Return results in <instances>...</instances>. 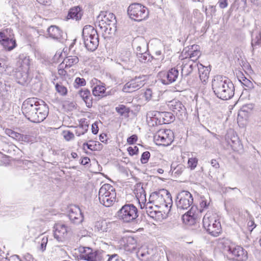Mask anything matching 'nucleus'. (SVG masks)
<instances>
[{"instance_id": "f257e3e1", "label": "nucleus", "mask_w": 261, "mask_h": 261, "mask_svg": "<svg viewBox=\"0 0 261 261\" xmlns=\"http://www.w3.org/2000/svg\"><path fill=\"white\" fill-rule=\"evenodd\" d=\"M22 111L25 117L34 123L43 121L48 114V108L43 101L36 98L26 99L22 103Z\"/></svg>"}, {"instance_id": "f03ea898", "label": "nucleus", "mask_w": 261, "mask_h": 261, "mask_svg": "<svg viewBox=\"0 0 261 261\" xmlns=\"http://www.w3.org/2000/svg\"><path fill=\"white\" fill-rule=\"evenodd\" d=\"M212 86L215 94L223 100L231 98L234 94V86L232 82L225 76L216 75L212 82Z\"/></svg>"}, {"instance_id": "7ed1b4c3", "label": "nucleus", "mask_w": 261, "mask_h": 261, "mask_svg": "<svg viewBox=\"0 0 261 261\" xmlns=\"http://www.w3.org/2000/svg\"><path fill=\"white\" fill-rule=\"evenodd\" d=\"M82 37L85 47L89 51H95L99 45V36L93 27L85 25L82 32Z\"/></svg>"}, {"instance_id": "20e7f679", "label": "nucleus", "mask_w": 261, "mask_h": 261, "mask_svg": "<svg viewBox=\"0 0 261 261\" xmlns=\"http://www.w3.org/2000/svg\"><path fill=\"white\" fill-rule=\"evenodd\" d=\"M149 202L153 203L156 206H164L169 208V211L172 205V199L170 193L165 189L152 193L149 197Z\"/></svg>"}, {"instance_id": "39448f33", "label": "nucleus", "mask_w": 261, "mask_h": 261, "mask_svg": "<svg viewBox=\"0 0 261 261\" xmlns=\"http://www.w3.org/2000/svg\"><path fill=\"white\" fill-rule=\"evenodd\" d=\"M119 220L124 223H138V211L133 204H125L118 211Z\"/></svg>"}, {"instance_id": "423d86ee", "label": "nucleus", "mask_w": 261, "mask_h": 261, "mask_svg": "<svg viewBox=\"0 0 261 261\" xmlns=\"http://www.w3.org/2000/svg\"><path fill=\"white\" fill-rule=\"evenodd\" d=\"M115 188L110 184H104L99 189L98 198L101 204L106 207L112 205L116 200Z\"/></svg>"}, {"instance_id": "0eeeda50", "label": "nucleus", "mask_w": 261, "mask_h": 261, "mask_svg": "<svg viewBox=\"0 0 261 261\" xmlns=\"http://www.w3.org/2000/svg\"><path fill=\"white\" fill-rule=\"evenodd\" d=\"M127 14L130 19L140 21L148 17L149 12L147 8L141 4L133 3L128 7Z\"/></svg>"}, {"instance_id": "6e6552de", "label": "nucleus", "mask_w": 261, "mask_h": 261, "mask_svg": "<svg viewBox=\"0 0 261 261\" xmlns=\"http://www.w3.org/2000/svg\"><path fill=\"white\" fill-rule=\"evenodd\" d=\"M203 226L206 231L211 236L217 237L221 231L220 222L210 214H206L203 218Z\"/></svg>"}, {"instance_id": "1a4fd4ad", "label": "nucleus", "mask_w": 261, "mask_h": 261, "mask_svg": "<svg viewBox=\"0 0 261 261\" xmlns=\"http://www.w3.org/2000/svg\"><path fill=\"white\" fill-rule=\"evenodd\" d=\"M147 116L150 117L152 121H155L156 125L169 123L174 120L173 114L167 112L150 111Z\"/></svg>"}, {"instance_id": "9d476101", "label": "nucleus", "mask_w": 261, "mask_h": 261, "mask_svg": "<svg viewBox=\"0 0 261 261\" xmlns=\"http://www.w3.org/2000/svg\"><path fill=\"white\" fill-rule=\"evenodd\" d=\"M176 204L178 210H187L193 202L192 194L187 191H182L176 196Z\"/></svg>"}, {"instance_id": "9b49d317", "label": "nucleus", "mask_w": 261, "mask_h": 261, "mask_svg": "<svg viewBox=\"0 0 261 261\" xmlns=\"http://www.w3.org/2000/svg\"><path fill=\"white\" fill-rule=\"evenodd\" d=\"M157 144L164 146L170 145L173 140V133L170 129L159 130L154 136Z\"/></svg>"}, {"instance_id": "f8f14e48", "label": "nucleus", "mask_w": 261, "mask_h": 261, "mask_svg": "<svg viewBox=\"0 0 261 261\" xmlns=\"http://www.w3.org/2000/svg\"><path fill=\"white\" fill-rule=\"evenodd\" d=\"M66 216L71 222L74 224H79L83 220L80 208L75 205H70L66 207Z\"/></svg>"}, {"instance_id": "ddd939ff", "label": "nucleus", "mask_w": 261, "mask_h": 261, "mask_svg": "<svg viewBox=\"0 0 261 261\" xmlns=\"http://www.w3.org/2000/svg\"><path fill=\"white\" fill-rule=\"evenodd\" d=\"M145 80V75L136 76L124 85L122 91L124 92L130 93L134 91L135 89H139L144 85Z\"/></svg>"}, {"instance_id": "4468645a", "label": "nucleus", "mask_w": 261, "mask_h": 261, "mask_svg": "<svg viewBox=\"0 0 261 261\" xmlns=\"http://www.w3.org/2000/svg\"><path fill=\"white\" fill-rule=\"evenodd\" d=\"M228 251L233 256L236 261H246L248 258L247 251L240 246H229Z\"/></svg>"}, {"instance_id": "2eb2a0df", "label": "nucleus", "mask_w": 261, "mask_h": 261, "mask_svg": "<svg viewBox=\"0 0 261 261\" xmlns=\"http://www.w3.org/2000/svg\"><path fill=\"white\" fill-rule=\"evenodd\" d=\"M76 40V39H73L69 45V51L66 54V67L74 66L79 62L77 54L73 48Z\"/></svg>"}, {"instance_id": "dca6fc26", "label": "nucleus", "mask_w": 261, "mask_h": 261, "mask_svg": "<svg viewBox=\"0 0 261 261\" xmlns=\"http://www.w3.org/2000/svg\"><path fill=\"white\" fill-rule=\"evenodd\" d=\"M98 19L102 24H105L109 26L111 30L113 27L116 28L117 21L115 15L109 12H101L98 16Z\"/></svg>"}, {"instance_id": "f3484780", "label": "nucleus", "mask_w": 261, "mask_h": 261, "mask_svg": "<svg viewBox=\"0 0 261 261\" xmlns=\"http://www.w3.org/2000/svg\"><path fill=\"white\" fill-rule=\"evenodd\" d=\"M179 75L178 70L175 67L164 73L162 78V83L164 85H168L176 81Z\"/></svg>"}, {"instance_id": "a211bd4d", "label": "nucleus", "mask_w": 261, "mask_h": 261, "mask_svg": "<svg viewBox=\"0 0 261 261\" xmlns=\"http://www.w3.org/2000/svg\"><path fill=\"white\" fill-rule=\"evenodd\" d=\"M198 64L193 61L185 60L181 68V75L187 76L192 73L194 69L197 68Z\"/></svg>"}, {"instance_id": "6ab92c4d", "label": "nucleus", "mask_w": 261, "mask_h": 261, "mask_svg": "<svg viewBox=\"0 0 261 261\" xmlns=\"http://www.w3.org/2000/svg\"><path fill=\"white\" fill-rule=\"evenodd\" d=\"M83 15L82 9L80 6H75L69 9L66 16V21L71 19L79 21Z\"/></svg>"}, {"instance_id": "aec40b11", "label": "nucleus", "mask_w": 261, "mask_h": 261, "mask_svg": "<svg viewBox=\"0 0 261 261\" xmlns=\"http://www.w3.org/2000/svg\"><path fill=\"white\" fill-rule=\"evenodd\" d=\"M168 106L170 109L176 115L181 116L185 113L186 108L182 103L179 100H173L169 102Z\"/></svg>"}, {"instance_id": "412c9836", "label": "nucleus", "mask_w": 261, "mask_h": 261, "mask_svg": "<svg viewBox=\"0 0 261 261\" xmlns=\"http://www.w3.org/2000/svg\"><path fill=\"white\" fill-rule=\"evenodd\" d=\"M193 209V207L192 206L188 212L182 216V221L187 225H192L196 223L197 214L192 211Z\"/></svg>"}, {"instance_id": "4be33fe9", "label": "nucleus", "mask_w": 261, "mask_h": 261, "mask_svg": "<svg viewBox=\"0 0 261 261\" xmlns=\"http://www.w3.org/2000/svg\"><path fill=\"white\" fill-rule=\"evenodd\" d=\"M80 96L85 102L86 106L88 108L92 106V97L90 90L84 88L80 90L78 92Z\"/></svg>"}, {"instance_id": "5701e85b", "label": "nucleus", "mask_w": 261, "mask_h": 261, "mask_svg": "<svg viewBox=\"0 0 261 261\" xmlns=\"http://www.w3.org/2000/svg\"><path fill=\"white\" fill-rule=\"evenodd\" d=\"M54 237L59 242H63L65 239V226L64 224H57L54 227Z\"/></svg>"}, {"instance_id": "b1692460", "label": "nucleus", "mask_w": 261, "mask_h": 261, "mask_svg": "<svg viewBox=\"0 0 261 261\" xmlns=\"http://www.w3.org/2000/svg\"><path fill=\"white\" fill-rule=\"evenodd\" d=\"M111 223L105 220H100L94 223V231L99 232H107L111 229Z\"/></svg>"}, {"instance_id": "393cba45", "label": "nucleus", "mask_w": 261, "mask_h": 261, "mask_svg": "<svg viewBox=\"0 0 261 261\" xmlns=\"http://www.w3.org/2000/svg\"><path fill=\"white\" fill-rule=\"evenodd\" d=\"M121 61L127 68H130L134 65L133 57L129 51H124L122 53L119 57Z\"/></svg>"}, {"instance_id": "a878e982", "label": "nucleus", "mask_w": 261, "mask_h": 261, "mask_svg": "<svg viewBox=\"0 0 261 261\" xmlns=\"http://www.w3.org/2000/svg\"><path fill=\"white\" fill-rule=\"evenodd\" d=\"M198 47L199 46L197 45L192 46L191 50L189 49L188 52L189 58H188L186 57L185 60L196 62V61L201 55L200 50L198 49Z\"/></svg>"}, {"instance_id": "bb28decb", "label": "nucleus", "mask_w": 261, "mask_h": 261, "mask_svg": "<svg viewBox=\"0 0 261 261\" xmlns=\"http://www.w3.org/2000/svg\"><path fill=\"white\" fill-rule=\"evenodd\" d=\"M197 68L200 80L203 84L206 83L209 77L210 70L207 67L204 66L201 64L198 65Z\"/></svg>"}, {"instance_id": "cd10ccee", "label": "nucleus", "mask_w": 261, "mask_h": 261, "mask_svg": "<svg viewBox=\"0 0 261 261\" xmlns=\"http://www.w3.org/2000/svg\"><path fill=\"white\" fill-rule=\"evenodd\" d=\"M251 46L252 51L261 47V32L254 33L252 35Z\"/></svg>"}, {"instance_id": "c85d7f7f", "label": "nucleus", "mask_w": 261, "mask_h": 261, "mask_svg": "<svg viewBox=\"0 0 261 261\" xmlns=\"http://www.w3.org/2000/svg\"><path fill=\"white\" fill-rule=\"evenodd\" d=\"M49 36L53 39H58L61 37V31L55 25H51L47 29Z\"/></svg>"}, {"instance_id": "c756f323", "label": "nucleus", "mask_w": 261, "mask_h": 261, "mask_svg": "<svg viewBox=\"0 0 261 261\" xmlns=\"http://www.w3.org/2000/svg\"><path fill=\"white\" fill-rule=\"evenodd\" d=\"M86 257L85 260L87 261H101L102 259L101 251L98 250L93 251L92 249L91 251H90V253Z\"/></svg>"}, {"instance_id": "7c9ffc66", "label": "nucleus", "mask_w": 261, "mask_h": 261, "mask_svg": "<svg viewBox=\"0 0 261 261\" xmlns=\"http://www.w3.org/2000/svg\"><path fill=\"white\" fill-rule=\"evenodd\" d=\"M115 111L120 116L126 118L129 117L130 110L129 108L124 105H119L115 108Z\"/></svg>"}, {"instance_id": "2f4dec72", "label": "nucleus", "mask_w": 261, "mask_h": 261, "mask_svg": "<svg viewBox=\"0 0 261 261\" xmlns=\"http://www.w3.org/2000/svg\"><path fill=\"white\" fill-rule=\"evenodd\" d=\"M106 88L104 85H96L92 89L93 95L98 97L99 99L104 97L106 92Z\"/></svg>"}, {"instance_id": "473e14b6", "label": "nucleus", "mask_w": 261, "mask_h": 261, "mask_svg": "<svg viewBox=\"0 0 261 261\" xmlns=\"http://www.w3.org/2000/svg\"><path fill=\"white\" fill-rule=\"evenodd\" d=\"M30 62L28 57L20 56L18 63L23 71H28L29 70Z\"/></svg>"}, {"instance_id": "72a5a7b5", "label": "nucleus", "mask_w": 261, "mask_h": 261, "mask_svg": "<svg viewBox=\"0 0 261 261\" xmlns=\"http://www.w3.org/2000/svg\"><path fill=\"white\" fill-rule=\"evenodd\" d=\"M89 128V123L88 121L87 120L86 118L81 119L80 120V125L79 129L81 130V132L77 134V136H80L81 135H84L85 134Z\"/></svg>"}, {"instance_id": "f704fd0d", "label": "nucleus", "mask_w": 261, "mask_h": 261, "mask_svg": "<svg viewBox=\"0 0 261 261\" xmlns=\"http://www.w3.org/2000/svg\"><path fill=\"white\" fill-rule=\"evenodd\" d=\"M185 169V166L182 164H178L176 166L174 165V164L171 165V171L176 176L181 175Z\"/></svg>"}, {"instance_id": "c9c22d12", "label": "nucleus", "mask_w": 261, "mask_h": 261, "mask_svg": "<svg viewBox=\"0 0 261 261\" xmlns=\"http://www.w3.org/2000/svg\"><path fill=\"white\" fill-rule=\"evenodd\" d=\"M5 49L11 50L16 46V42L12 38H7L2 44Z\"/></svg>"}, {"instance_id": "e433bc0d", "label": "nucleus", "mask_w": 261, "mask_h": 261, "mask_svg": "<svg viewBox=\"0 0 261 261\" xmlns=\"http://www.w3.org/2000/svg\"><path fill=\"white\" fill-rule=\"evenodd\" d=\"M137 56L140 62L144 63L151 61L152 58V57L147 52V50L142 53H138Z\"/></svg>"}, {"instance_id": "4c0bfd02", "label": "nucleus", "mask_w": 261, "mask_h": 261, "mask_svg": "<svg viewBox=\"0 0 261 261\" xmlns=\"http://www.w3.org/2000/svg\"><path fill=\"white\" fill-rule=\"evenodd\" d=\"M139 44L136 47V54L138 53H142L147 50V43L143 38H140L139 40Z\"/></svg>"}, {"instance_id": "58836bf2", "label": "nucleus", "mask_w": 261, "mask_h": 261, "mask_svg": "<svg viewBox=\"0 0 261 261\" xmlns=\"http://www.w3.org/2000/svg\"><path fill=\"white\" fill-rule=\"evenodd\" d=\"M6 135L11 137L13 139L16 141L20 142V137H21V134L13 131V130L7 128L5 131Z\"/></svg>"}, {"instance_id": "ea45409f", "label": "nucleus", "mask_w": 261, "mask_h": 261, "mask_svg": "<svg viewBox=\"0 0 261 261\" xmlns=\"http://www.w3.org/2000/svg\"><path fill=\"white\" fill-rule=\"evenodd\" d=\"M89 142L91 143H84L83 144L84 147L86 146L88 149L91 150H96L100 149L99 146L101 144L98 142L90 140Z\"/></svg>"}, {"instance_id": "a19ab883", "label": "nucleus", "mask_w": 261, "mask_h": 261, "mask_svg": "<svg viewBox=\"0 0 261 261\" xmlns=\"http://www.w3.org/2000/svg\"><path fill=\"white\" fill-rule=\"evenodd\" d=\"M79 251L80 254L79 255L81 259L85 260L87 258V256L90 253V251H91V248L89 247H80Z\"/></svg>"}, {"instance_id": "79ce46f5", "label": "nucleus", "mask_w": 261, "mask_h": 261, "mask_svg": "<svg viewBox=\"0 0 261 261\" xmlns=\"http://www.w3.org/2000/svg\"><path fill=\"white\" fill-rule=\"evenodd\" d=\"M154 94V92H153L151 89H147L144 93L145 99L147 101L155 100Z\"/></svg>"}, {"instance_id": "37998d69", "label": "nucleus", "mask_w": 261, "mask_h": 261, "mask_svg": "<svg viewBox=\"0 0 261 261\" xmlns=\"http://www.w3.org/2000/svg\"><path fill=\"white\" fill-rule=\"evenodd\" d=\"M135 191V193L136 194L137 197H140V198H141L143 195V197L145 198V190L143 189L141 184L137 185V188Z\"/></svg>"}, {"instance_id": "c03bdc74", "label": "nucleus", "mask_w": 261, "mask_h": 261, "mask_svg": "<svg viewBox=\"0 0 261 261\" xmlns=\"http://www.w3.org/2000/svg\"><path fill=\"white\" fill-rule=\"evenodd\" d=\"M86 82L84 78L76 77L74 81V87L77 88L80 86H84Z\"/></svg>"}, {"instance_id": "a18cd8bd", "label": "nucleus", "mask_w": 261, "mask_h": 261, "mask_svg": "<svg viewBox=\"0 0 261 261\" xmlns=\"http://www.w3.org/2000/svg\"><path fill=\"white\" fill-rule=\"evenodd\" d=\"M198 160L196 158H190L188 160V166L191 169H194L197 166Z\"/></svg>"}, {"instance_id": "49530a36", "label": "nucleus", "mask_w": 261, "mask_h": 261, "mask_svg": "<svg viewBox=\"0 0 261 261\" xmlns=\"http://www.w3.org/2000/svg\"><path fill=\"white\" fill-rule=\"evenodd\" d=\"M150 156V153L149 151H145L141 155V162L142 164L146 163Z\"/></svg>"}, {"instance_id": "de8ad7c7", "label": "nucleus", "mask_w": 261, "mask_h": 261, "mask_svg": "<svg viewBox=\"0 0 261 261\" xmlns=\"http://www.w3.org/2000/svg\"><path fill=\"white\" fill-rule=\"evenodd\" d=\"M56 89L58 94L60 96H64L65 95V87L61 86L59 84L56 85Z\"/></svg>"}, {"instance_id": "09e8293b", "label": "nucleus", "mask_w": 261, "mask_h": 261, "mask_svg": "<svg viewBox=\"0 0 261 261\" xmlns=\"http://www.w3.org/2000/svg\"><path fill=\"white\" fill-rule=\"evenodd\" d=\"M34 141V138L30 135H22L20 137V142H24L26 143L32 142Z\"/></svg>"}, {"instance_id": "8fccbe9b", "label": "nucleus", "mask_w": 261, "mask_h": 261, "mask_svg": "<svg viewBox=\"0 0 261 261\" xmlns=\"http://www.w3.org/2000/svg\"><path fill=\"white\" fill-rule=\"evenodd\" d=\"M241 82L244 86L248 89V90H251L254 88L253 83L246 78L243 79V81Z\"/></svg>"}, {"instance_id": "3c124183", "label": "nucleus", "mask_w": 261, "mask_h": 261, "mask_svg": "<svg viewBox=\"0 0 261 261\" xmlns=\"http://www.w3.org/2000/svg\"><path fill=\"white\" fill-rule=\"evenodd\" d=\"M65 65L63 61L59 65L58 67V73L60 75H65Z\"/></svg>"}, {"instance_id": "603ef678", "label": "nucleus", "mask_w": 261, "mask_h": 261, "mask_svg": "<svg viewBox=\"0 0 261 261\" xmlns=\"http://www.w3.org/2000/svg\"><path fill=\"white\" fill-rule=\"evenodd\" d=\"M127 151L130 155H133L138 153L139 148L137 146H134V147H129L127 148Z\"/></svg>"}, {"instance_id": "864d4df0", "label": "nucleus", "mask_w": 261, "mask_h": 261, "mask_svg": "<svg viewBox=\"0 0 261 261\" xmlns=\"http://www.w3.org/2000/svg\"><path fill=\"white\" fill-rule=\"evenodd\" d=\"M137 136L136 135H133L127 138V142L129 144H133L137 141Z\"/></svg>"}, {"instance_id": "5fc2aeb1", "label": "nucleus", "mask_w": 261, "mask_h": 261, "mask_svg": "<svg viewBox=\"0 0 261 261\" xmlns=\"http://www.w3.org/2000/svg\"><path fill=\"white\" fill-rule=\"evenodd\" d=\"M218 3L221 9L226 8L228 6L227 0H219Z\"/></svg>"}, {"instance_id": "6e6d98bb", "label": "nucleus", "mask_w": 261, "mask_h": 261, "mask_svg": "<svg viewBox=\"0 0 261 261\" xmlns=\"http://www.w3.org/2000/svg\"><path fill=\"white\" fill-rule=\"evenodd\" d=\"M92 132L93 134L96 135L98 133L99 128L96 122H94L92 124Z\"/></svg>"}, {"instance_id": "4d7b16f0", "label": "nucleus", "mask_w": 261, "mask_h": 261, "mask_svg": "<svg viewBox=\"0 0 261 261\" xmlns=\"http://www.w3.org/2000/svg\"><path fill=\"white\" fill-rule=\"evenodd\" d=\"M211 164L212 166L215 169H218L220 167L219 163L215 159L211 160Z\"/></svg>"}, {"instance_id": "13d9d810", "label": "nucleus", "mask_w": 261, "mask_h": 261, "mask_svg": "<svg viewBox=\"0 0 261 261\" xmlns=\"http://www.w3.org/2000/svg\"><path fill=\"white\" fill-rule=\"evenodd\" d=\"M90 161V160L88 157H84L81 161V164L83 165H87Z\"/></svg>"}, {"instance_id": "bf43d9fd", "label": "nucleus", "mask_w": 261, "mask_h": 261, "mask_svg": "<svg viewBox=\"0 0 261 261\" xmlns=\"http://www.w3.org/2000/svg\"><path fill=\"white\" fill-rule=\"evenodd\" d=\"M74 138V135L72 133L67 131L66 134V140L69 141Z\"/></svg>"}, {"instance_id": "052dcab7", "label": "nucleus", "mask_w": 261, "mask_h": 261, "mask_svg": "<svg viewBox=\"0 0 261 261\" xmlns=\"http://www.w3.org/2000/svg\"><path fill=\"white\" fill-rule=\"evenodd\" d=\"M107 135L105 134H100L99 135V140L101 142L106 143L107 140L106 139Z\"/></svg>"}, {"instance_id": "680f3d73", "label": "nucleus", "mask_w": 261, "mask_h": 261, "mask_svg": "<svg viewBox=\"0 0 261 261\" xmlns=\"http://www.w3.org/2000/svg\"><path fill=\"white\" fill-rule=\"evenodd\" d=\"M7 37L6 36L5 33L0 32V42L1 44L3 43V42L6 40Z\"/></svg>"}, {"instance_id": "e2e57ef3", "label": "nucleus", "mask_w": 261, "mask_h": 261, "mask_svg": "<svg viewBox=\"0 0 261 261\" xmlns=\"http://www.w3.org/2000/svg\"><path fill=\"white\" fill-rule=\"evenodd\" d=\"M42 243L41 245V248L43 250H44L46 247V243L47 242V239L43 238L42 240Z\"/></svg>"}, {"instance_id": "0e129e2a", "label": "nucleus", "mask_w": 261, "mask_h": 261, "mask_svg": "<svg viewBox=\"0 0 261 261\" xmlns=\"http://www.w3.org/2000/svg\"><path fill=\"white\" fill-rule=\"evenodd\" d=\"M127 242H129L133 245H136L137 241L133 237H129L127 239Z\"/></svg>"}, {"instance_id": "69168bd1", "label": "nucleus", "mask_w": 261, "mask_h": 261, "mask_svg": "<svg viewBox=\"0 0 261 261\" xmlns=\"http://www.w3.org/2000/svg\"><path fill=\"white\" fill-rule=\"evenodd\" d=\"M37 1L41 4H43V5H48L49 3V0H37Z\"/></svg>"}, {"instance_id": "338daca9", "label": "nucleus", "mask_w": 261, "mask_h": 261, "mask_svg": "<svg viewBox=\"0 0 261 261\" xmlns=\"http://www.w3.org/2000/svg\"><path fill=\"white\" fill-rule=\"evenodd\" d=\"M248 226L249 227H253L251 230V231H252V229L255 227L256 225L253 221H250L248 223Z\"/></svg>"}, {"instance_id": "774afa93", "label": "nucleus", "mask_w": 261, "mask_h": 261, "mask_svg": "<svg viewBox=\"0 0 261 261\" xmlns=\"http://www.w3.org/2000/svg\"><path fill=\"white\" fill-rule=\"evenodd\" d=\"M1 61H2V60L0 59V70H3V69L5 70L6 66L7 65H5V63L2 64Z\"/></svg>"}]
</instances>
